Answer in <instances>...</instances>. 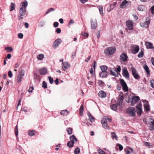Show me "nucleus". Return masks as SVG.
Returning <instances> with one entry per match:
<instances>
[{
    "label": "nucleus",
    "mask_w": 154,
    "mask_h": 154,
    "mask_svg": "<svg viewBox=\"0 0 154 154\" xmlns=\"http://www.w3.org/2000/svg\"><path fill=\"white\" fill-rule=\"evenodd\" d=\"M58 23L57 22H54L53 24L55 28L58 27Z\"/></svg>",
    "instance_id": "obj_58"
},
{
    "label": "nucleus",
    "mask_w": 154,
    "mask_h": 154,
    "mask_svg": "<svg viewBox=\"0 0 154 154\" xmlns=\"http://www.w3.org/2000/svg\"><path fill=\"white\" fill-rule=\"evenodd\" d=\"M98 96L101 98H104L106 97V93L102 91H100L98 93Z\"/></svg>",
    "instance_id": "obj_23"
},
{
    "label": "nucleus",
    "mask_w": 154,
    "mask_h": 154,
    "mask_svg": "<svg viewBox=\"0 0 154 154\" xmlns=\"http://www.w3.org/2000/svg\"><path fill=\"white\" fill-rule=\"evenodd\" d=\"M121 70V68L120 66H117V68L116 69V70H115L116 72H117V73H118V72H120Z\"/></svg>",
    "instance_id": "obj_53"
},
{
    "label": "nucleus",
    "mask_w": 154,
    "mask_h": 154,
    "mask_svg": "<svg viewBox=\"0 0 154 154\" xmlns=\"http://www.w3.org/2000/svg\"><path fill=\"white\" fill-rule=\"evenodd\" d=\"M120 82L122 87L123 89L126 92L128 91V86L125 81L123 79H120Z\"/></svg>",
    "instance_id": "obj_9"
},
{
    "label": "nucleus",
    "mask_w": 154,
    "mask_h": 154,
    "mask_svg": "<svg viewBox=\"0 0 154 154\" xmlns=\"http://www.w3.org/2000/svg\"><path fill=\"white\" fill-rule=\"evenodd\" d=\"M69 113L68 111L67 110H64L61 111L60 114L61 115L64 116L67 115Z\"/></svg>",
    "instance_id": "obj_32"
},
{
    "label": "nucleus",
    "mask_w": 154,
    "mask_h": 154,
    "mask_svg": "<svg viewBox=\"0 0 154 154\" xmlns=\"http://www.w3.org/2000/svg\"><path fill=\"white\" fill-rule=\"evenodd\" d=\"M136 109L137 115L140 116L142 112V105L141 102H140L136 106Z\"/></svg>",
    "instance_id": "obj_4"
},
{
    "label": "nucleus",
    "mask_w": 154,
    "mask_h": 154,
    "mask_svg": "<svg viewBox=\"0 0 154 154\" xmlns=\"http://www.w3.org/2000/svg\"><path fill=\"white\" fill-rule=\"evenodd\" d=\"M116 69H114V71H113L110 70V75H114L116 77H117L118 76V73H116V72L115 71Z\"/></svg>",
    "instance_id": "obj_29"
},
{
    "label": "nucleus",
    "mask_w": 154,
    "mask_h": 154,
    "mask_svg": "<svg viewBox=\"0 0 154 154\" xmlns=\"http://www.w3.org/2000/svg\"><path fill=\"white\" fill-rule=\"evenodd\" d=\"M130 48L132 53L134 54L137 53L139 50V46L137 45H131Z\"/></svg>",
    "instance_id": "obj_5"
},
{
    "label": "nucleus",
    "mask_w": 154,
    "mask_h": 154,
    "mask_svg": "<svg viewBox=\"0 0 154 154\" xmlns=\"http://www.w3.org/2000/svg\"><path fill=\"white\" fill-rule=\"evenodd\" d=\"M29 135L30 136H32L35 135V131L34 130L29 131Z\"/></svg>",
    "instance_id": "obj_42"
},
{
    "label": "nucleus",
    "mask_w": 154,
    "mask_h": 154,
    "mask_svg": "<svg viewBox=\"0 0 154 154\" xmlns=\"http://www.w3.org/2000/svg\"><path fill=\"white\" fill-rule=\"evenodd\" d=\"M116 5L117 3L116 2H115L112 4H111L110 5V10L109 11L115 8Z\"/></svg>",
    "instance_id": "obj_33"
},
{
    "label": "nucleus",
    "mask_w": 154,
    "mask_h": 154,
    "mask_svg": "<svg viewBox=\"0 0 154 154\" xmlns=\"http://www.w3.org/2000/svg\"><path fill=\"white\" fill-rule=\"evenodd\" d=\"M116 49L114 47H108L104 50V53L106 55H112L115 52Z\"/></svg>",
    "instance_id": "obj_1"
},
{
    "label": "nucleus",
    "mask_w": 154,
    "mask_h": 154,
    "mask_svg": "<svg viewBox=\"0 0 154 154\" xmlns=\"http://www.w3.org/2000/svg\"><path fill=\"white\" fill-rule=\"evenodd\" d=\"M103 125V127L106 129H109V126L107 124V123H105L102 124Z\"/></svg>",
    "instance_id": "obj_52"
},
{
    "label": "nucleus",
    "mask_w": 154,
    "mask_h": 154,
    "mask_svg": "<svg viewBox=\"0 0 154 154\" xmlns=\"http://www.w3.org/2000/svg\"><path fill=\"white\" fill-rule=\"evenodd\" d=\"M143 68L145 70L147 75H149L148 76L149 77L150 75V73L148 67L147 65H145L144 66Z\"/></svg>",
    "instance_id": "obj_24"
},
{
    "label": "nucleus",
    "mask_w": 154,
    "mask_h": 154,
    "mask_svg": "<svg viewBox=\"0 0 154 154\" xmlns=\"http://www.w3.org/2000/svg\"><path fill=\"white\" fill-rule=\"evenodd\" d=\"M128 58L127 55L125 53H123L120 56V59L122 61L125 62Z\"/></svg>",
    "instance_id": "obj_21"
},
{
    "label": "nucleus",
    "mask_w": 154,
    "mask_h": 154,
    "mask_svg": "<svg viewBox=\"0 0 154 154\" xmlns=\"http://www.w3.org/2000/svg\"><path fill=\"white\" fill-rule=\"evenodd\" d=\"M107 119L106 118H103L102 120H101V123L102 124H103L107 123Z\"/></svg>",
    "instance_id": "obj_48"
},
{
    "label": "nucleus",
    "mask_w": 154,
    "mask_h": 154,
    "mask_svg": "<svg viewBox=\"0 0 154 154\" xmlns=\"http://www.w3.org/2000/svg\"><path fill=\"white\" fill-rule=\"evenodd\" d=\"M96 62H95V60L94 61L93 63V68L94 69V71H95V68H96Z\"/></svg>",
    "instance_id": "obj_61"
},
{
    "label": "nucleus",
    "mask_w": 154,
    "mask_h": 154,
    "mask_svg": "<svg viewBox=\"0 0 154 154\" xmlns=\"http://www.w3.org/2000/svg\"><path fill=\"white\" fill-rule=\"evenodd\" d=\"M84 110V107L83 105H82L80 108L79 113L81 116H83V112Z\"/></svg>",
    "instance_id": "obj_35"
},
{
    "label": "nucleus",
    "mask_w": 154,
    "mask_h": 154,
    "mask_svg": "<svg viewBox=\"0 0 154 154\" xmlns=\"http://www.w3.org/2000/svg\"><path fill=\"white\" fill-rule=\"evenodd\" d=\"M111 109L114 111H116L117 109V105L116 104H112L110 106Z\"/></svg>",
    "instance_id": "obj_30"
},
{
    "label": "nucleus",
    "mask_w": 154,
    "mask_h": 154,
    "mask_svg": "<svg viewBox=\"0 0 154 154\" xmlns=\"http://www.w3.org/2000/svg\"><path fill=\"white\" fill-rule=\"evenodd\" d=\"M107 72H104L101 71L99 73V76L102 78H104L107 75Z\"/></svg>",
    "instance_id": "obj_26"
},
{
    "label": "nucleus",
    "mask_w": 154,
    "mask_h": 154,
    "mask_svg": "<svg viewBox=\"0 0 154 154\" xmlns=\"http://www.w3.org/2000/svg\"><path fill=\"white\" fill-rule=\"evenodd\" d=\"M131 71L134 78L136 79L139 80L140 76L136 69L132 67L131 68Z\"/></svg>",
    "instance_id": "obj_8"
},
{
    "label": "nucleus",
    "mask_w": 154,
    "mask_h": 154,
    "mask_svg": "<svg viewBox=\"0 0 154 154\" xmlns=\"http://www.w3.org/2000/svg\"><path fill=\"white\" fill-rule=\"evenodd\" d=\"M111 134H112L111 137L112 139L115 138L116 140H118L117 135L115 132H111Z\"/></svg>",
    "instance_id": "obj_36"
},
{
    "label": "nucleus",
    "mask_w": 154,
    "mask_h": 154,
    "mask_svg": "<svg viewBox=\"0 0 154 154\" xmlns=\"http://www.w3.org/2000/svg\"><path fill=\"white\" fill-rule=\"evenodd\" d=\"M67 132L69 134H72V129L70 128H67Z\"/></svg>",
    "instance_id": "obj_54"
},
{
    "label": "nucleus",
    "mask_w": 154,
    "mask_h": 154,
    "mask_svg": "<svg viewBox=\"0 0 154 154\" xmlns=\"http://www.w3.org/2000/svg\"><path fill=\"white\" fill-rule=\"evenodd\" d=\"M144 103L143 106L145 109L148 112L150 110V107L149 103L146 100H144L143 101Z\"/></svg>",
    "instance_id": "obj_16"
},
{
    "label": "nucleus",
    "mask_w": 154,
    "mask_h": 154,
    "mask_svg": "<svg viewBox=\"0 0 154 154\" xmlns=\"http://www.w3.org/2000/svg\"><path fill=\"white\" fill-rule=\"evenodd\" d=\"M42 87L46 89L47 88V84L46 82L44 81L42 83Z\"/></svg>",
    "instance_id": "obj_47"
},
{
    "label": "nucleus",
    "mask_w": 154,
    "mask_h": 154,
    "mask_svg": "<svg viewBox=\"0 0 154 154\" xmlns=\"http://www.w3.org/2000/svg\"><path fill=\"white\" fill-rule=\"evenodd\" d=\"M150 82L151 87L154 88V80L153 79L150 80Z\"/></svg>",
    "instance_id": "obj_55"
},
{
    "label": "nucleus",
    "mask_w": 154,
    "mask_h": 154,
    "mask_svg": "<svg viewBox=\"0 0 154 154\" xmlns=\"http://www.w3.org/2000/svg\"><path fill=\"white\" fill-rule=\"evenodd\" d=\"M25 71L23 69H21L19 72V73L17 78V81L18 83H20L24 75Z\"/></svg>",
    "instance_id": "obj_3"
},
{
    "label": "nucleus",
    "mask_w": 154,
    "mask_h": 154,
    "mask_svg": "<svg viewBox=\"0 0 154 154\" xmlns=\"http://www.w3.org/2000/svg\"><path fill=\"white\" fill-rule=\"evenodd\" d=\"M44 58V55L42 54H41L38 55L37 57V58L38 59L40 60H42Z\"/></svg>",
    "instance_id": "obj_37"
},
{
    "label": "nucleus",
    "mask_w": 154,
    "mask_h": 154,
    "mask_svg": "<svg viewBox=\"0 0 154 154\" xmlns=\"http://www.w3.org/2000/svg\"><path fill=\"white\" fill-rule=\"evenodd\" d=\"M56 32L57 33H60L61 32V30L60 28H57L56 30Z\"/></svg>",
    "instance_id": "obj_64"
},
{
    "label": "nucleus",
    "mask_w": 154,
    "mask_h": 154,
    "mask_svg": "<svg viewBox=\"0 0 154 154\" xmlns=\"http://www.w3.org/2000/svg\"><path fill=\"white\" fill-rule=\"evenodd\" d=\"M123 95H122L119 98L117 104L118 105L120 106L119 109H121L122 108V105L123 100Z\"/></svg>",
    "instance_id": "obj_13"
},
{
    "label": "nucleus",
    "mask_w": 154,
    "mask_h": 154,
    "mask_svg": "<svg viewBox=\"0 0 154 154\" xmlns=\"http://www.w3.org/2000/svg\"><path fill=\"white\" fill-rule=\"evenodd\" d=\"M61 40L60 39L58 38L56 40L53 42V47L54 49L56 48L61 43Z\"/></svg>",
    "instance_id": "obj_14"
},
{
    "label": "nucleus",
    "mask_w": 154,
    "mask_h": 154,
    "mask_svg": "<svg viewBox=\"0 0 154 154\" xmlns=\"http://www.w3.org/2000/svg\"><path fill=\"white\" fill-rule=\"evenodd\" d=\"M26 9L25 8H20L19 10L20 15L18 16V19L19 20L22 19L23 17H22L24 16L26 14Z\"/></svg>",
    "instance_id": "obj_2"
},
{
    "label": "nucleus",
    "mask_w": 154,
    "mask_h": 154,
    "mask_svg": "<svg viewBox=\"0 0 154 154\" xmlns=\"http://www.w3.org/2000/svg\"><path fill=\"white\" fill-rule=\"evenodd\" d=\"M80 152V150L79 148L77 147L76 148L74 151V153L75 154H78Z\"/></svg>",
    "instance_id": "obj_46"
},
{
    "label": "nucleus",
    "mask_w": 154,
    "mask_h": 154,
    "mask_svg": "<svg viewBox=\"0 0 154 154\" xmlns=\"http://www.w3.org/2000/svg\"><path fill=\"white\" fill-rule=\"evenodd\" d=\"M143 53L142 51H141L137 55V56L138 57H142L143 56Z\"/></svg>",
    "instance_id": "obj_49"
},
{
    "label": "nucleus",
    "mask_w": 154,
    "mask_h": 154,
    "mask_svg": "<svg viewBox=\"0 0 154 154\" xmlns=\"http://www.w3.org/2000/svg\"><path fill=\"white\" fill-rule=\"evenodd\" d=\"M18 36L19 38H22L23 37V35L22 33H19L18 35Z\"/></svg>",
    "instance_id": "obj_59"
},
{
    "label": "nucleus",
    "mask_w": 154,
    "mask_h": 154,
    "mask_svg": "<svg viewBox=\"0 0 154 154\" xmlns=\"http://www.w3.org/2000/svg\"><path fill=\"white\" fill-rule=\"evenodd\" d=\"M15 134L16 137L18 136V125H17L15 127Z\"/></svg>",
    "instance_id": "obj_45"
},
{
    "label": "nucleus",
    "mask_w": 154,
    "mask_h": 154,
    "mask_svg": "<svg viewBox=\"0 0 154 154\" xmlns=\"http://www.w3.org/2000/svg\"><path fill=\"white\" fill-rule=\"evenodd\" d=\"M127 27L128 30H132L133 29V22L132 21L128 20L126 22Z\"/></svg>",
    "instance_id": "obj_10"
},
{
    "label": "nucleus",
    "mask_w": 154,
    "mask_h": 154,
    "mask_svg": "<svg viewBox=\"0 0 154 154\" xmlns=\"http://www.w3.org/2000/svg\"><path fill=\"white\" fill-rule=\"evenodd\" d=\"M11 57V55L10 54H8L7 55V57H5V60L6 59H9Z\"/></svg>",
    "instance_id": "obj_62"
},
{
    "label": "nucleus",
    "mask_w": 154,
    "mask_h": 154,
    "mask_svg": "<svg viewBox=\"0 0 154 154\" xmlns=\"http://www.w3.org/2000/svg\"><path fill=\"white\" fill-rule=\"evenodd\" d=\"M33 89L34 88L33 87H29V89L28 90V91L29 92H32Z\"/></svg>",
    "instance_id": "obj_57"
},
{
    "label": "nucleus",
    "mask_w": 154,
    "mask_h": 154,
    "mask_svg": "<svg viewBox=\"0 0 154 154\" xmlns=\"http://www.w3.org/2000/svg\"><path fill=\"white\" fill-rule=\"evenodd\" d=\"M11 9L10 11H12L15 9V4L14 3L11 2Z\"/></svg>",
    "instance_id": "obj_40"
},
{
    "label": "nucleus",
    "mask_w": 154,
    "mask_h": 154,
    "mask_svg": "<svg viewBox=\"0 0 154 154\" xmlns=\"http://www.w3.org/2000/svg\"><path fill=\"white\" fill-rule=\"evenodd\" d=\"M100 68L101 71L104 72H107L106 70L107 69V67L106 66H100Z\"/></svg>",
    "instance_id": "obj_31"
},
{
    "label": "nucleus",
    "mask_w": 154,
    "mask_h": 154,
    "mask_svg": "<svg viewBox=\"0 0 154 154\" xmlns=\"http://www.w3.org/2000/svg\"><path fill=\"white\" fill-rule=\"evenodd\" d=\"M140 100V97L138 96H134L132 97L131 105L134 106Z\"/></svg>",
    "instance_id": "obj_7"
},
{
    "label": "nucleus",
    "mask_w": 154,
    "mask_h": 154,
    "mask_svg": "<svg viewBox=\"0 0 154 154\" xmlns=\"http://www.w3.org/2000/svg\"><path fill=\"white\" fill-rule=\"evenodd\" d=\"M54 10H55V9L54 8H50L48 9L47 11L46 12H45V14H48L50 12H51V11H54Z\"/></svg>",
    "instance_id": "obj_44"
},
{
    "label": "nucleus",
    "mask_w": 154,
    "mask_h": 154,
    "mask_svg": "<svg viewBox=\"0 0 154 154\" xmlns=\"http://www.w3.org/2000/svg\"><path fill=\"white\" fill-rule=\"evenodd\" d=\"M127 112L130 116L133 117L135 115L136 111L134 107L128 108L127 109Z\"/></svg>",
    "instance_id": "obj_6"
},
{
    "label": "nucleus",
    "mask_w": 154,
    "mask_h": 154,
    "mask_svg": "<svg viewBox=\"0 0 154 154\" xmlns=\"http://www.w3.org/2000/svg\"><path fill=\"white\" fill-rule=\"evenodd\" d=\"M74 143V142L69 141L67 143V145L69 147H72L73 146Z\"/></svg>",
    "instance_id": "obj_39"
},
{
    "label": "nucleus",
    "mask_w": 154,
    "mask_h": 154,
    "mask_svg": "<svg viewBox=\"0 0 154 154\" xmlns=\"http://www.w3.org/2000/svg\"><path fill=\"white\" fill-rule=\"evenodd\" d=\"M144 145L149 148H151L152 147V145H151L150 143L148 142H144Z\"/></svg>",
    "instance_id": "obj_43"
},
{
    "label": "nucleus",
    "mask_w": 154,
    "mask_h": 154,
    "mask_svg": "<svg viewBox=\"0 0 154 154\" xmlns=\"http://www.w3.org/2000/svg\"><path fill=\"white\" fill-rule=\"evenodd\" d=\"M28 5V3L26 1H25L24 2L22 3V6L21 8H25L26 9Z\"/></svg>",
    "instance_id": "obj_34"
},
{
    "label": "nucleus",
    "mask_w": 154,
    "mask_h": 154,
    "mask_svg": "<svg viewBox=\"0 0 154 154\" xmlns=\"http://www.w3.org/2000/svg\"><path fill=\"white\" fill-rule=\"evenodd\" d=\"M122 75L125 78L129 79V73L126 68H124L122 69Z\"/></svg>",
    "instance_id": "obj_17"
},
{
    "label": "nucleus",
    "mask_w": 154,
    "mask_h": 154,
    "mask_svg": "<svg viewBox=\"0 0 154 154\" xmlns=\"http://www.w3.org/2000/svg\"><path fill=\"white\" fill-rule=\"evenodd\" d=\"M150 23L149 18L146 19V21L143 23H140V26L142 27H147L148 26Z\"/></svg>",
    "instance_id": "obj_18"
},
{
    "label": "nucleus",
    "mask_w": 154,
    "mask_h": 154,
    "mask_svg": "<svg viewBox=\"0 0 154 154\" xmlns=\"http://www.w3.org/2000/svg\"><path fill=\"white\" fill-rule=\"evenodd\" d=\"M62 68L64 71L66 70L70 66V64L67 62L62 63Z\"/></svg>",
    "instance_id": "obj_15"
},
{
    "label": "nucleus",
    "mask_w": 154,
    "mask_h": 154,
    "mask_svg": "<svg viewBox=\"0 0 154 154\" xmlns=\"http://www.w3.org/2000/svg\"><path fill=\"white\" fill-rule=\"evenodd\" d=\"M137 9L139 11H143L145 10V7L143 5H140L137 7Z\"/></svg>",
    "instance_id": "obj_28"
},
{
    "label": "nucleus",
    "mask_w": 154,
    "mask_h": 154,
    "mask_svg": "<svg viewBox=\"0 0 154 154\" xmlns=\"http://www.w3.org/2000/svg\"><path fill=\"white\" fill-rule=\"evenodd\" d=\"M5 50L7 52L11 51L13 50V48L11 47H8L5 48Z\"/></svg>",
    "instance_id": "obj_41"
},
{
    "label": "nucleus",
    "mask_w": 154,
    "mask_h": 154,
    "mask_svg": "<svg viewBox=\"0 0 154 154\" xmlns=\"http://www.w3.org/2000/svg\"><path fill=\"white\" fill-rule=\"evenodd\" d=\"M12 72L11 71H9L8 72V76L10 77L11 78L12 76Z\"/></svg>",
    "instance_id": "obj_60"
},
{
    "label": "nucleus",
    "mask_w": 154,
    "mask_h": 154,
    "mask_svg": "<svg viewBox=\"0 0 154 154\" xmlns=\"http://www.w3.org/2000/svg\"><path fill=\"white\" fill-rule=\"evenodd\" d=\"M151 11L152 14L154 15V5L151 7Z\"/></svg>",
    "instance_id": "obj_63"
},
{
    "label": "nucleus",
    "mask_w": 154,
    "mask_h": 154,
    "mask_svg": "<svg viewBox=\"0 0 154 154\" xmlns=\"http://www.w3.org/2000/svg\"><path fill=\"white\" fill-rule=\"evenodd\" d=\"M148 122L149 125L151 126L150 130L154 131V120L150 118L149 119Z\"/></svg>",
    "instance_id": "obj_12"
},
{
    "label": "nucleus",
    "mask_w": 154,
    "mask_h": 154,
    "mask_svg": "<svg viewBox=\"0 0 154 154\" xmlns=\"http://www.w3.org/2000/svg\"><path fill=\"white\" fill-rule=\"evenodd\" d=\"M97 152L99 154H106L105 152L100 149H99L97 150Z\"/></svg>",
    "instance_id": "obj_50"
},
{
    "label": "nucleus",
    "mask_w": 154,
    "mask_h": 154,
    "mask_svg": "<svg viewBox=\"0 0 154 154\" xmlns=\"http://www.w3.org/2000/svg\"><path fill=\"white\" fill-rule=\"evenodd\" d=\"M75 22L74 20L73 19H71L69 21L68 23V25L69 26L70 25L73 24Z\"/></svg>",
    "instance_id": "obj_51"
},
{
    "label": "nucleus",
    "mask_w": 154,
    "mask_h": 154,
    "mask_svg": "<svg viewBox=\"0 0 154 154\" xmlns=\"http://www.w3.org/2000/svg\"><path fill=\"white\" fill-rule=\"evenodd\" d=\"M70 139L71 142H74V143H75L77 141V139L75 137L74 135L71 136L70 137Z\"/></svg>",
    "instance_id": "obj_25"
},
{
    "label": "nucleus",
    "mask_w": 154,
    "mask_h": 154,
    "mask_svg": "<svg viewBox=\"0 0 154 154\" xmlns=\"http://www.w3.org/2000/svg\"><path fill=\"white\" fill-rule=\"evenodd\" d=\"M47 72V69L45 68H42L39 70V72L42 75H45Z\"/></svg>",
    "instance_id": "obj_22"
},
{
    "label": "nucleus",
    "mask_w": 154,
    "mask_h": 154,
    "mask_svg": "<svg viewBox=\"0 0 154 154\" xmlns=\"http://www.w3.org/2000/svg\"><path fill=\"white\" fill-rule=\"evenodd\" d=\"M98 8L99 10L100 14L102 15H103V7L102 6H99L98 7Z\"/></svg>",
    "instance_id": "obj_38"
},
{
    "label": "nucleus",
    "mask_w": 154,
    "mask_h": 154,
    "mask_svg": "<svg viewBox=\"0 0 154 154\" xmlns=\"http://www.w3.org/2000/svg\"><path fill=\"white\" fill-rule=\"evenodd\" d=\"M128 2L126 0L123 1L120 5V7L122 8H124L128 6Z\"/></svg>",
    "instance_id": "obj_20"
},
{
    "label": "nucleus",
    "mask_w": 154,
    "mask_h": 154,
    "mask_svg": "<svg viewBox=\"0 0 154 154\" xmlns=\"http://www.w3.org/2000/svg\"><path fill=\"white\" fill-rule=\"evenodd\" d=\"M145 44L147 49H154V47L152 43L148 42H146Z\"/></svg>",
    "instance_id": "obj_19"
},
{
    "label": "nucleus",
    "mask_w": 154,
    "mask_h": 154,
    "mask_svg": "<svg viewBox=\"0 0 154 154\" xmlns=\"http://www.w3.org/2000/svg\"><path fill=\"white\" fill-rule=\"evenodd\" d=\"M48 79L50 82V83L51 84H52L53 83L54 80L53 78H52L51 76L48 77Z\"/></svg>",
    "instance_id": "obj_56"
},
{
    "label": "nucleus",
    "mask_w": 154,
    "mask_h": 154,
    "mask_svg": "<svg viewBox=\"0 0 154 154\" xmlns=\"http://www.w3.org/2000/svg\"><path fill=\"white\" fill-rule=\"evenodd\" d=\"M87 115L89 118L90 121L91 122H93L94 121H95L94 118L91 115V114L89 112H88V113Z\"/></svg>",
    "instance_id": "obj_27"
},
{
    "label": "nucleus",
    "mask_w": 154,
    "mask_h": 154,
    "mask_svg": "<svg viewBox=\"0 0 154 154\" xmlns=\"http://www.w3.org/2000/svg\"><path fill=\"white\" fill-rule=\"evenodd\" d=\"M91 27L92 29H95L97 26V22L96 19H95L93 20L92 19L91 20Z\"/></svg>",
    "instance_id": "obj_11"
}]
</instances>
